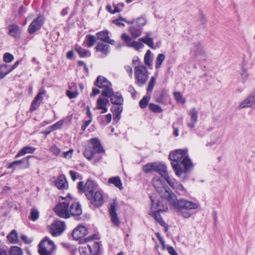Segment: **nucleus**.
I'll use <instances>...</instances> for the list:
<instances>
[{
    "label": "nucleus",
    "mask_w": 255,
    "mask_h": 255,
    "mask_svg": "<svg viewBox=\"0 0 255 255\" xmlns=\"http://www.w3.org/2000/svg\"><path fill=\"white\" fill-rule=\"evenodd\" d=\"M152 183L161 198L166 200L177 214L184 218L190 217L192 215L191 211L197 209L199 206L198 203L188 200H177L175 194L167 186H165L164 183L157 177L153 178Z\"/></svg>",
    "instance_id": "obj_1"
},
{
    "label": "nucleus",
    "mask_w": 255,
    "mask_h": 255,
    "mask_svg": "<svg viewBox=\"0 0 255 255\" xmlns=\"http://www.w3.org/2000/svg\"><path fill=\"white\" fill-rule=\"evenodd\" d=\"M169 158L171 160L172 167L177 176H181L182 174L188 172L193 166L186 149H178L171 152Z\"/></svg>",
    "instance_id": "obj_2"
},
{
    "label": "nucleus",
    "mask_w": 255,
    "mask_h": 255,
    "mask_svg": "<svg viewBox=\"0 0 255 255\" xmlns=\"http://www.w3.org/2000/svg\"><path fill=\"white\" fill-rule=\"evenodd\" d=\"M135 83L139 87L143 86L147 82L149 73L147 68L142 64H138L134 68Z\"/></svg>",
    "instance_id": "obj_3"
},
{
    "label": "nucleus",
    "mask_w": 255,
    "mask_h": 255,
    "mask_svg": "<svg viewBox=\"0 0 255 255\" xmlns=\"http://www.w3.org/2000/svg\"><path fill=\"white\" fill-rule=\"evenodd\" d=\"M38 253L40 255H51L55 253L56 246L49 238L45 237L38 245Z\"/></svg>",
    "instance_id": "obj_4"
},
{
    "label": "nucleus",
    "mask_w": 255,
    "mask_h": 255,
    "mask_svg": "<svg viewBox=\"0 0 255 255\" xmlns=\"http://www.w3.org/2000/svg\"><path fill=\"white\" fill-rule=\"evenodd\" d=\"M143 170L145 173H149L153 171L158 172L164 179L168 175L167 172L166 166L159 163H149L143 167Z\"/></svg>",
    "instance_id": "obj_5"
},
{
    "label": "nucleus",
    "mask_w": 255,
    "mask_h": 255,
    "mask_svg": "<svg viewBox=\"0 0 255 255\" xmlns=\"http://www.w3.org/2000/svg\"><path fill=\"white\" fill-rule=\"evenodd\" d=\"M95 85L102 89V96H110L113 93L112 84L104 77L99 76L95 82Z\"/></svg>",
    "instance_id": "obj_6"
},
{
    "label": "nucleus",
    "mask_w": 255,
    "mask_h": 255,
    "mask_svg": "<svg viewBox=\"0 0 255 255\" xmlns=\"http://www.w3.org/2000/svg\"><path fill=\"white\" fill-rule=\"evenodd\" d=\"M97 183L90 179L87 180L85 186L83 182H80L78 183V188L79 192L81 193L85 192L86 197H91L92 194L95 192L97 188Z\"/></svg>",
    "instance_id": "obj_7"
},
{
    "label": "nucleus",
    "mask_w": 255,
    "mask_h": 255,
    "mask_svg": "<svg viewBox=\"0 0 255 255\" xmlns=\"http://www.w3.org/2000/svg\"><path fill=\"white\" fill-rule=\"evenodd\" d=\"M69 204L66 201L59 202L54 207V211L59 217L65 219L69 218Z\"/></svg>",
    "instance_id": "obj_8"
},
{
    "label": "nucleus",
    "mask_w": 255,
    "mask_h": 255,
    "mask_svg": "<svg viewBox=\"0 0 255 255\" xmlns=\"http://www.w3.org/2000/svg\"><path fill=\"white\" fill-rule=\"evenodd\" d=\"M165 180L179 195L184 196L187 194L186 190L183 186L174 178H171L169 175L166 177Z\"/></svg>",
    "instance_id": "obj_9"
},
{
    "label": "nucleus",
    "mask_w": 255,
    "mask_h": 255,
    "mask_svg": "<svg viewBox=\"0 0 255 255\" xmlns=\"http://www.w3.org/2000/svg\"><path fill=\"white\" fill-rule=\"evenodd\" d=\"M65 230L64 222L59 220L55 221L50 226V232L53 236L60 235Z\"/></svg>",
    "instance_id": "obj_10"
},
{
    "label": "nucleus",
    "mask_w": 255,
    "mask_h": 255,
    "mask_svg": "<svg viewBox=\"0 0 255 255\" xmlns=\"http://www.w3.org/2000/svg\"><path fill=\"white\" fill-rule=\"evenodd\" d=\"M90 201L91 205L95 207H100L104 202L102 193L99 191H96L92 194L91 197L87 198Z\"/></svg>",
    "instance_id": "obj_11"
},
{
    "label": "nucleus",
    "mask_w": 255,
    "mask_h": 255,
    "mask_svg": "<svg viewBox=\"0 0 255 255\" xmlns=\"http://www.w3.org/2000/svg\"><path fill=\"white\" fill-rule=\"evenodd\" d=\"M20 62V60H17L12 65H10L7 64H1L0 65V78L2 79L4 78L5 75L16 68Z\"/></svg>",
    "instance_id": "obj_12"
},
{
    "label": "nucleus",
    "mask_w": 255,
    "mask_h": 255,
    "mask_svg": "<svg viewBox=\"0 0 255 255\" xmlns=\"http://www.w3.org/2000/svg\"><path fill=\"white\" fill-rule=\"evenodd\" d=\"M88 234L87 228L83 226H79L72 232V236L75 240H80L81 242L83 238Z\"/></svg>",
    "instance_id": "obj_13"
},
{
    "label": "nucleus",
    "mask_w": 255,
    "mask_h": 255,
    "mask_svg": "<svg viewBox=\"0 0 255 255\" xmlns=\"http://www.w3.org/2000/svg\"><path fill=\"white\" fill-rule=\"evenodd\" d=\"M31 157V156L29 155L22 159L14 161L11 162L7 168L8 169L13 168L14 169H15L16 167H18L20 168H27L30 166L29 159Z\"/></svg>",
    "instance_id": "obj_14"
},
{
    "label": "nucleus",
    "mask_w": 255,
    "mask_h": 255,
    "mask_svg": "<svg viewBox=\"0 0 255 255\" xmlns=\"http://www.w3.org/2000/svg\"><path fill=\"white\" fill-rule=\"evenodd\" d=\"M100 96L97 100L95 109L101 110L100 114H104L107 112V106L109 104V100L108 98Z\"/></svg>",
    "instance_id": "obj_15"
},
{
    "label": "nucleus",
    "mask_w": 255,
    "mask_h": 255,
    "mask_svg": "<svg viewBox=\"0 0 255 255\" xmlns=\"http://www.w3.org/2000/svg\"><path fill=\"white\" fill-rule=\"evenodd\" d=\"M117 203L115 202H112L109 208V213L112 223L115 226L118 227L120 224V221L116 213Z\"/></svg>",
    "instance_id": "obj_16"
},
{
    "label": "nucleus",
    "mask_w": 255,
    "mask_h": 255,
    "mask_svg": "<svg viewBox=\"0 0 255 255\" xmlns=\"http://www.w3.org/2000/svg\"><path fill=\"white\" fill-rule=\"evenodd\" d=\"M151 201V207L152 210H155L157 211H166L168 210L167 206L166 204L163 203V200H155L153 199L152 196L150 197ZM164 199H162L163 200Z\"/></svg>",
    "instance_id": "obj_17"
},
{
    "label": "nucleus",
    "mask_w": 255,
    "mask_h": 255,
    "mask_svg": "<svg viewBox=\"0 0 255 255\" xmlns=\"http://www.w3.org/2000/svg\"><path fill=\"white\" fill-rule=\"evenodd\" d=\"M95 48L97 52L101 53L100 56L102 58L106 57L111 50L110 46L103 42H98Z\"/></svg>",
    "instance_id": "obj_18"
},
{
    "label": "nucleus",
    "mask_w": 255,
    "mask_h": 255,
    "mask_svg": "<svg viewBox=\"0 0 255 255\" xmlns=\"http://www.w3.org/2000/svg\"><path fill=\"white\" fill-rule=\"evenodd\" d=\"M248 107L255 108V91L252 93L250 95L241 103L239 105L240 109Z\"/></svg>",
    "instance_id": "obj_19"
},
{
    "label": "nucleus",
    "mask_w": 255,
    "mask_h": 255,
    "mask_svg": "<svg viewBox=\"0 0 255 255\" xmlns=\"http://www.w3.org/2000/svg\"><path fill=\"white\" fill-rule=\"evenodd\" d=\"M92 150L96 154L104 153L105 149L101 145L100 141L97 138H92L90 140Z\"/></svg>",
    "instance_id": "obj_20"
},
{
    "label": "nucleus",
    "mask_w": 255,
    "mask_h": 255,
    "mask_svg": "<svg viewBox=\"0 0 255 255\" xmlns=\"http://www.w3.org/2000/svg\"><path fill=\"white\" fill-rule=\"evenodd\" d=\"M93 150L88 148L85 149L84 151V156L89 161L93 159V163L94 164L99 162L102 158L101 155L96 156Z\"/></svg>",
    "instance_id": "obj_21"
},
{
    "label": "nucleus",
    "mask_w": 255,
    "mask_h": 255,
    "mask_svg": "<svg viewBox=\"0 0 255 255\" xmlns=\"http://www.w3.org/2000/svg\"><path fill=\"white\" fill-rule=\"evenodd\" d=\"M195 53V56L199 60H205L207 58V55L203 49L201 43H198L195 44L194 48L192 49Z\"/></svg>",
    "instance_id": "obj_22"
},
{
    "label": "nucleus",
    "mask_w": 255,
    "mask_h": 255,
    "mask_svg": "<svg viewBox=\"0 0 255 255\" xmlns=\"http://www.w3.org/2000/svg\"><path fill=\"white\" fill-rule=\"evenodd\" d=\"M96 35L97 36V39L98 40L111 44L114 43V40L110 38L109 31L107 30L97 32Z\"/></svg>",
    "instance_id": "obj_23"
},
{
    "label": "nucleus",
    "mask_w": 255,
    "mask_h": 255,
    "mask_svg": "<svg viewBox=\"0 0 255 255\" xmlns=\"http://www.w3.org/2000/svg\"><path fill=\"white\" fill-rule=\"evenodd\" d=\"M69 217L71 216H79L82 213L81 205L78 202L72 203L69 207Z\"/></svg>",
    "instance_id": "obj_24"
},
{
    "label": "nucleus",
    "mask_w": 255,
    "mask_h": 255,
    "mask_svg": "<svg viewBox=\"0 0 255 255\" xmlns=\"http://www.w3.org/2000/svg\"><path fill=\"white\" fill-rule=\"evenodd\" d=\"M188 113L190 116L191 121L187 124V126L189 128H193L195 127V124L197 122L198 112L195 108H193Z\"/></svg>",
    "instance_id": "obj_25"
},
{
    "label": "nucleus",
    "mask_w": 255,
    "mask_h": 255,
    "mask_svg": "<svg viewBox=\"0 0 255 255\" xmlns=\"http://www.w3.org/2000/svg\"><path fill=\"white\" fill-rule=\"evenodd\" d=\"M105 97L107 98H110L111 102L114 105H122L123 104V98L122 95L118 92L114 93V91H113V93L110 96Z\"/></svg>",
    "instance_id": "obj_26"
},
{
    "label": "nucleus",
    "mask_w": 255,
    "mask_h": 255,
    "mask_svg": "<svg viewBox=\"0 0 255 255\" xmlns=\"http://www.w3.org/2000/svg\"><path fill=\"white\" fill-rule=\"evenodd\" d=\"M55 184L59 189L61 190L66 189L68 187V182L64 175H61L59 176Z\"/></svg>",
    "instance_id": "obj_27"
},
{
    "label": "nucleus",
    "mask_w": 255,
    "mask_h": 255,
    "mask_svg": "<svg viewBox=\"0 0 255 255\" xmlns=\"http://www.w3.org/2000/svg\"><path fill=\"white\" fill-rule=\"evenodd\" d=\"M46 94L45 90H41L33 100V111L36 110L43 100V96Z\"/></svg>",
    "instance_id": "obj_28"
},
{
    "label": "nucleus",
    "mask_w": 255,
    "mask_h": 255,
    "mask_svg": "<svg viewBox=\"0 0 255 255\" xmlns=\"http://www.w3.org/2000/svg\"><path fill=\"white\" fill-rule=\"evenodd\" d=\"M150 33L147 32L144 37L139 39V41L145 43L151 49H154L156 47L154 45L153 38L150 37Z\"/></svg>",
    "instance_id": "obj_29"
},
{
    "label": "nucleus",
    "mask_w": 255,
    "mask_h": 255,
    "mask_svg": "<svg viewBox=\"0 0 255 255\" xmlns=\"http://www.w3.org/2000/svg\"><path fill=\"white\" fill-rule=\"evenodd\" d=\"M75 50L81 58H85L91 56V52L89 50L84 49L78 45L75 46Z\"/></svg>",
    "instance_id": "obj_30"
},
{
    "label": "nucleus",
    "mask_w": 255,
    "mask_h": 255,
    "mask_svg": "<svg viewBox=\"0 0 255 255\" xmlns=\"http://www.w3.org/2000/svg\"><path fill=\"white\" fill-rule=\"evenodd\" d=\"M44 23V18L42 16H38L33 20V32L39 30Z\"/></svg>",
    "instance_id": "obj_31"
},
{
    "label": "nucleus",
    "mask_w": 255,
    "mask_h": 255,
    "mask_svg": "<svg viewBox=\"0 0 255 255\" xmlns=\"http://www.w3.org/2000/svg\"><path fill=\"white\" fill-rule=\"evenodd\" d=\"M97 38L94 35H87L83 42V45L87 47H92L96 42Z\"/></svg>",
    "instance_id": "obj_32"
},
{
    "label": "nucleus",
    "mask_w": 255,
    "mask_h": 255,
    "mask_svg": "<svg viewBox=\"0 0 255 255\" xmlns=\"http://www.w3.org/2000/svg\"><path fill=\"white\" fill-rule=\"evenodd\" d=\"M20 33V30L15 24H12L8 26V34L13 37H17Z\"/></svg>",
    "instance_id": "obj_33"
},
{
    "label": "nucleus",
    "mask_w": 255,
    "mask_h": 255,
    "mask_svg": "<svg viewBox=\"0 0 255 255\" xmlns=\"http://www.w3.org/2000/svg\"><path fill=\"white\" fill-rule=\"evenodd\" d=\"M6 238L11 244H17L19 241L18 233L15 230H12Z\"/></svg>",
    "instance_id": "obj_34"
},
{
    "label": "nucleus",
    "mask_w": 255,
    "mask_h": 255,
    "mask_svg": "<svg viewBox=\"0 0 255 255\" xmlns=\"http://www.w3.org/2000/svg\"><path fill=\"white\" fill-rule=\"evenodd\" d=\"M76 87L75 84H71V85L69 86V90L66 91V95L70 98L73 99L77 97L79 93L76 89Z\"/></svg>",
    "instance_id": "obj_35"
},
{
    "label": "nucleus",
    "mask_w": 255,
    "mask_h": 255,
    "mask_svg": "<svg viewBox=\"0 0 255 255\" xmlns=\"http://www.w3.org/2000/svg\"><path fill=\"white\" fill-rule=\"evenodd\" d=\"M129 32L134 38L139 36L142 33V28L137 25H132L129 27Z\"/></svg>",
    "instance_id": "obj_36"
},
{
    "label": "nucleus",
    "mask_w": 255,
    "mask_h": 255,
    "mask_svg": "<svg viewBox=\"0 0 255 255\" xmlns=\"http://www.w3.org/2000/svg\"><path fill=\"white\" fill-rule=\"evenodd\" d=\"M108 182L111 184H114L120 190H122L123 188L122 181L119 176L113 177L109 178Z\"/></svg>",
    "instance_id": "obj_37"
},
{
    "label": "nucleus",
    "mask_w": 255,
    "mask_h": 255,
    "mask_svg": "<svg viewBox=\"0 0 255 255\" xmlns=\"http://www.w3.org/2000/svg\"><path fill=\"white\" fill-rule=\"evenodd\" d=\"M91 247L92 251H91V254L92 255H98L101 253V245L100 242H95Z\"/></svg>",
    "instance_id": "obj_38"
},
{
    "label": "nucleus",
    "mask_w": 255,
    "mask_h": 255,
    "mask_svg": "<svg viewBox=\"0 0 255 255\" xmlns=\"http://www.w3.org/2000/svg\"><path fill=\"white\" fill-rule=\"evenodd\" d=\"M182 118H178L176 122L174 123L172 125L173 134L175 136L179 135V126L182 124Z\"/></svg>",
    "instance_id": "obj_39"
},
{
    "label": "nucleus",
    "mask_w": 255,
    "mask_h": 255,
    "mask_svg": "<svg viewBox=\"0 0 255 255\" xmlns=\"http://www.w3.org/2000/svg\"><path fill=\"white\" fill-rule=\"evenodd\" d=\"M78 251L80 255H88L89 254H91V251H92V247L90 245L82 246L79 247Z\"/></svg>",
    "instance_id": "obj_40"
},
{
    "label": "nucleus",
    "mask_w": 255,
    "mask_h": 255,
    "mask_svg": "<svg viewBox=\"0 0 255 255\" xmlns=\"http://www.w3.org/2000/svg\"><path fill=\"white\" fill-rule=\"evenodd\" d=\"M32 152V147L30 146H25L20 150L15 156V158H18L24 155L26 153H29Z\"/></svg>",
    "instance_id": "obj_41"
},
{
    "label": "nucleus",
    "mask_w": 255,
    "mask_h": 255,
    "mask_svg": "<svg viewBox=\"0 0 255 255\" xmlns=\"http://www.w3.org/2000/svg\"><path fill=\"white\" fill-rule=\"evenodd\" d=\"M22 252L20 247L12 246L9 250V255H22Z\"/></svg>",
    "instance_id": "obj_42"
},
{
    "label": "nucleus",
    "mask_w": 255,
    "mask_h": 255,
    "mask_svg": "<svg viewBox=\"0 0 255 255\" xmlns=\"http://www.w3.org/2000/svg\"><path fill=\"white\" fill-rule=\"evenodd\" d=\"M149 109L153 113H160L163 111L161 107L153 103H150L148 105Z\"/></svg>",
    "instance_id": "obj_43"
},
{
    "label": "nucleus",
    "mask_w": 255,
    "mask_h": 255,
    "mask_svg": "<svg viewBox=\"0 0 255 255\" xmlns=\"http://www.w3.org/2000/svg\"><path fill=\"white\" fill-rule=\"evenodd\" d=\"M165 59V55L163 54H159L156 58V62H155V68H159L160 67L161 65L162 64V63L163 62V61Z\"/></svg>",
    "instance_id": "obj_44"
},
{
    "label": "nucleus",
    "mask_w": 255,
    "mask_h": 255,
    "mask_svg": "<svg viewBox=\"0 0 255 255\" xmlns=\"http://www.w3.org/2000/svg\"><path fill=\"white\" fill-rule=\"evenodd\" d=\"M123 21H125L129 24L133 23V21H127L126 19L122 18V17H119L118 19L113 20V23L119 26H124L125 24L123 23Z\"/></svg>",
    "instance_id": "obj_45"
},
{
    "label": "nucleus",
    "mask_w": 255,
    "mask_h": 255,
    "mask_svg": "<svg viewBox=\"0 0 255 255\" xmlns=\"http://www.w3.org/2000/svg\"><path fill=\"white\" fill-rule=\"evenodd\" d=\"M150 99L149 96H144L141 100L139 101V105L141 108L144 109L146 107Z\"/></svg>",
    "instance_id": "obj_46"
},
{
    "label": "nucleus",
    "mask_w": 255,
    "mask_h": 255,
    "mask_svg": "<svg viewBox=\"0 0 255 255\" xmlns=\"http://www.w3.org/2000/svg\"><path fill=\"white\" fill-rule=\"evenodd\" d=\"M128 47H133L135 49L138 50V49L142 48L143 47V45L140 41H133L131 42L129 44H128Z\"/></svg>",
    "instance_id": "obj_47"
},
{
    "label": "nucleus",
    "mask_w": 255,
    "mask_h": 255,
    "mask_svg": "<svg viewBox=\"0 0 255 255\" xmlns=\"http://www.w3.org/2000/svg\"><path fill=\"white\" fill-rule=\"evenodd\" d=\"M174 97L177 102H181L183 104L185 103V100L183 97L182 95L179 92L174 93Z\"/></svg>",
    "instance_id": "obj_48"
},
{
    "label": "nucleus",
    "mask_w": 255,
    "mask_h": 255,
    "mask_svg": "<svg viewBox=\"0 0 255 255\" xmlns=\"http://www.w3.org/2000/svg\"><path fill=\"white\" fill-rule=\"evenodd\" d=\"M159 212L160 211H157L155 210H152L151 209L150 213V214L155 219L157 222H159L162 219Z\"/></svg>",
    "instance_id": "obj_49"
},
{
    "label": "nucleus",
    "mask_w": 255,
    "mask_h": 255,
    "mask_svg": "<svg viewBox=\"0 0 255 255\" xmlns=\"http://www.w3.org/2000/svg\"><path fill=\"white\" fill-rule=\"evenodd\" d=\"M155 80L156 79L154 77H151L149 82L148 84L147 88L146 89L147 92H150L152 91L155 84Z\"/></svg>",
    "instance_id": "obj_50"
},
{
    "label": "nucleus",
    "mask_w": 255,
    "mask_h": 255,
    "mask_svg": "<svg viewBox=\"0 0 255 255\" xmlns=\"http://www.w3.org/2000/svg\"><path fill=\"white\" fill-rule=\"evenodd\" d=\"M123 111L122 107H118L115 111V114L114 115V120L116 122H118L120 119V115Z\"/></svg>",
    "instance_id": "obj_51"
},
{
    "label": "nucleus",
    "mask_w": 255,
    "mask_h": 255,
    "mask_svg": "<svg viewBox=\"0 0 255 255\" xmlns=\"http://www.w3.org/2000/svg\"><path fill=\"white\" fill-rule=\"evenodd\" d=\"M146 23V20L144 17H140L137 18L136 21V25L142 28Z\"/></svg>",
    "instance_id": "obj_52"
},
{
    "label": "nucleus",
    "mask_w": 255,
    "mask_h": 255,
    "mask_svg": "<svg viewBox=\"0 0 255 255\" xmlns=\"http://www.w3.org/2000/svg\"><path fill=\"white\" fill-rule=\"evenodd\" d=\"M98 235L94 234L83 239L81 243H86L98 239Z\"/></svg>",
    "instance_id": "obj_53"
},
{
    "label": "nucleus",
    "mask_w": 255,
    "mask_h": 255,
    "mask_svg": "<svg viewBox=\"0 0 255 255\" xmlns=\"http://www.w3.org/2000/svg\"><path fill=\"white\" fill-rule=\"evenodd\" d=\"M150 55H151V51L149 50H148L146 51V53H145L144 57V63L148 66H150L151 63L150 62Z\"/></svg>",
    "instance_id": "obj_54"
},
{
    "label": "nucleus",
    "mask_w": 255,
    "mask_h": 255,
    "mask_svg": "<svg viewBox=\"0 0 255 255\" xmlns=\"http://www.w3.org/2000/svg\"><path fill=\"white\" fill-rule=\"evenodd\" d=\"M50 151L55 156H58L61 152V149L56 145H53L50 147Z\"/></svg>",
    "instance_id": "obj_55"
},
{
    "label": "nucleus",
    "mask_w": 255,
    "mask_h": 255,
    "mask_svg": "<svg viewBox=\"0 0 255 255\" xmlns=\"http://www.w3.org/2000/svg\"><path fill=\"white\" fill-rule=\"evenodd\" d=\"M3 59L5 63H9L13 59V56L9 53H5L3 55Z\"/></svg>",
    "instance_id": "obj_56"
},
{
    "label": "nucleus",
    "mask_w": 255,
    "mask_h": 255,
    "mask_svg": "<svg viewBox=\"0 0 255 255\" xmlns=\"http://www.w3.org/2000/svg\"><path fill=\"white\" fill-rule=\"evenodd\" d=\"M62 245L63 248L67 249L68 250L73 251L74 254H76L78 251L77 249L73 246H71L68 244L62 243Z\"/></svg>",
    "instance_id": "obj_57"
},
{
    "label": "nucleus",
    "mask_w": 255,
    "mask_h": 255,
    "mask_svg": "<svg viewBox=\"0 0 255 255\" xmlns=\"http://www.w3.org/2000/svg\"><path fill=\"white\" fill-rule=\"evenodd\" d=\"M121 38L125 42L126 45L128 47V44H129L131 42V38L125 33L122 34L121 35Z\"/></svg>",
    "instance_id": "obj_58"
},
{
    "label": "nucleus",
    "mask_w": 255,
    "mask_h": 255,
    "mask_svg": "<svg viewBox=\"0 0 255 255\" xmlns=\"http://www.w3.org/2000/svg\"><path fill=\"white\" fill-rule=\"evenodd\" d=\"M9 249L5 245H2L0 247V255H7L9 253Z\"/></svg>",
    "instance_id": "obj_59"
},
{
    "label": "nucleus",
    "mask_w": 255,
    "mask_h": 255,
    "mask_svg": "<svg viewBox=\"0 0 255 255\" xmlns=\"http://www.w3.org/2000/svg\"><path fill=\"white\" fill-rule=\"evenodd\" d=\"M114 7V12H119L122 10L124 7V3L123 2L119 3L117 4H113Z\"/></svg>",
    "instance_id": "obj_60"
},
{
    "label": "nucleus",
    "mask_w": 255,
    "mask_h": 255,
    "mask_svg": "<svg viewBox=\"0 0 255 255\" xmlns=\"http://www.w3.org/2000/svg\"><path fill=\"white\" fill-rule=\"evenodd\" d=\"M241 75L242 82L243 83L246 82V81L248 79V76H249V75L247 72V70H246L244 68L243 69L242 71L241 72Z\"/></svg>",
    "instance_id": "obj_61"
},
{
    "label": "nucleus",
    "mask_w": 255,
    "mask_h": 255,
    "mask_svg": "<svg viewBox=\"0 0 255 255\" xmlns=\"http://www.w3.org/2000/svg\"><path fill=\"white\" fill-rule=\"evenodd\" d=\"M73 152V149H70L68 151L66 152H63L62 153V156L64 158H71L72 157V154Z\"/></svg>",
    "instance_id": "obj_62"
},
{
    "label": "nucleus",
    "mask_w": 255,
    "mask_h": 255,
    "mask_svg": "<svg viewBox=\"0 0 255 255\" xmlns=\"http://www.w3.org/2000/svg\"><path fill=\"white\" fill-rule=\"evenodd\" d=\"M104 122H106L107 124L110 123L112 120V115L111 114H108L105 116L102 117Z\"/></svg>",
    "instance_id": "obj_63"
},
{
    "label": "nucleus",
    "mask_w": 255,
    "mask_h": 255,
    "mask_svg": "<svg viewBox=\"0 0 255 255\" xmlns=\"http://www.w3.org/2000/svg\"><path fill=\"white\" fill-rule=\"evenodd\" d=\"M63 124V122L62 121H59V122H57L56 123L53 125V128H54V129L57 130L61 128Z\"/></svg>",
    "instance_id": "obj_64"
}]
</instances>
